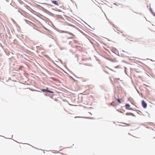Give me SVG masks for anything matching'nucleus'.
Returning a JSON list of instances; mask_svg holds the SVG:
<instances>
[{"mask_svg":"<svg viewBox=\"0 0 155 155\" xmlns=\"http://www.w3.org/2000/svg\"><path fill=\"white\" fill-rule=\"evenodd\" d=\"M104 71H105L106 73H107V74H109V73H108V72H107V71L106 70V69H105Z\"/></svg>","mask_w":155,"mask_h":155,"instance_id":"obj_10","label":"nucleus"},{"mask_svg":"<svg viewBox=\"0 0 155 155\" xmlns=\"http://www.w3.org/2000/svg\"><path fill=\"white\" fill-rule=\"evenodd\" d=\"M131 103L132 104H134V102L133 100H132V101L131 102Z\"/></svg>","mask_w":155,"mask_h":155,"instance_id":"obj_11","label":"nucleus"},{"mask_svg":"<svg viewBox=\"0 0 155 155\" xmlns=\"http://www.w3.org/2000/svg\"><path fill=\"white\" fill-rule=\"evenodd\" d=\"M142 105L144 108H146L147 107V103L143 101V100L142 101Z\"/></svg>","mask_w":155,"mask_h":155,"instance_id":"obj_1","label":"nucleus"},{"mask_svg":"<svg viewBox=\"0 0 155 155\" xmlns=\"http://www.w3.org/2000/svg\"><path fill=\"white\" fill-rule=\"evenodd\" d=\"M58 155H63L61 153H60L59 154H58Z\"/></svg>","mask_w":155,"mask_h":155,"instance_id":"obj_12","label":"nucleus"},{"mask_svg":"<svg viewBox=\"0 0 155 155\" xmlns=\"http://www.w3.org/2000/svg\"><path fill=\"white\" fill-rule=\"evenodd\" d=\"M52 2L56 5H58V2L56 1H52Z\"/></svg>","mask_w":155,"mask_h":155,"instance_id":"obj_3","label":"nucleus"},{"mask_svg":"<svg viewBox=\"0 0 155 155\" xmlns=\"http://www.w3.org/2000/svg\"><path fill=\"white\" fill-rule=\"evenodd\" d=\"M110 105L114 106L116 105V104L114 102H113L110 104Z\"/></svg>","mask_w":155,"mask_h":155,"instance_id":"obj_6","label":"nucleus"},{"mask_svg":"<svg viewBox=\"0 0 155 155\" xmlns=\"http://www.w3.org/2000/svg\"><path fill=\"white\" fill-rule=\"evenodd\" d=\"M111 70L112 71H113V70L112 69H111Z\"/></svg>","mask_w":155,"mask_h":155,"instance_id":"obj_16","label":"nucleus"},{"mask_svg":"<svg viewBox=\"0 0 155 155\" xmlns=\"http://www.w3.org/2000/svg\"><path fill=\"white\" fill-rule=\"evenodd\" d=\"M111 70L112 71H113V70L112 69H111Z\"/></svg>","mask_w":155,"mask_h":155,"instance_id":"obj_15","label":"nucleus"},{"mask_svg":"<svg viewBox=\"0 0 155 155\" xmlns=\"http://www.w3.org/2000/svg\"><path fill=\"white\" fill-rule=\"evenodd\" d=\"M126 115H134V114L131 113H127Z\"/></svg>","mask_w":155,"mask_h":155,"instance_id":"obj_5","label":"nucleus"},{"mask_svg":"<svg viewBox=\"0 0 155 155\" xmlns=\"http://www.w3.org/2000/svg\"><path fill=\"white\" fill-rule=\"evenodd\" d=\"M78 117H75V118H76Z\"/></svg>","mask_w":155,"mask_h":155,"instance_id":"obj_13","label":"nucleus"},{"mask_svg":"<svg viewBox=\"0 0 155 155\" xmlns=\"http://www.w3.org/2000/svg\"><path fill=\"white\" fill-rule=\"evenodd\" d=\"M124 124L125 125V126H128L130 125L129 124L126 123H124Z\"/></svg>","mask_w":155,"mask_h":155,"instance_id":"obj_9","label":"nucleus"},{"mask_svg":"<svg viewBox=\"0 0 155 155\" xmlns=\"http://www.w3.org/2000/svg\"><path fill=\"white\" fill-rule=\"evenodd\" d=\"M41 90L43 92H46V89H41Z\"/></svg>","mask_w":155,"mask_h":155,"instance_id":"obj_8","label":"nucleus"},{"mask_svg":"<svg viewBox=\"0 0 155 155\" xmlns=\"http://www.w3.org/2000/svg\"><path fill=\"white\" fill-rule=\"evenodd\" d=\"M111 70L112 71H113V70L112 69H111Z\"/></svg>","mask_w":155,"mask_h":155,"instance_id":"obj_14","label":"nucleus"},{"mask_svg":"<svg viewBox=\"0 0 155 155\" xmlns=\"http://www.w3.org/2000/svg\"><path fill=\"white\" fill-rule=\"evenodd\" d=\"M120 100V99H117V100L119 103H121V102Z\"/></svg>","mask_w":155,"mask_h":155,"instance_id":"obj_7","label":"nucleus"},{"mask_svg":"<svg viewBox=\"0 0 155 155\" xmlns=\"http://www.w3.org/2000/svg\"><path fill=\"white\" fill-rule=\"evenodd\" d=\"M48 87H47L46 89V91L47 92H48L49 93H53V92L51 91H49L48 90Z\"/></svg>","mask_w":155,"mask_h":155,"instance_id":"obj_4","label":"nucleus"},{"mask_svg":"<svg viewBox=\"0 0 155 155\" xmlns=\"http://www.w3.org/2000/svg\"><path fill=\"white\" fill-rule=\"evenodd\" d=\"M126 108L127 110H132V108H130V105L128 104H126L125 105Z\"/></svg>","mask_w":155,"mask_h":155,"instance_id":"obj_2","label":"nucleus"}]
</instances>
